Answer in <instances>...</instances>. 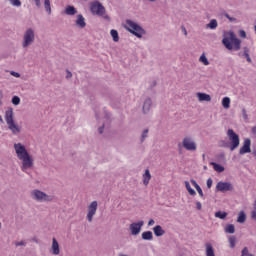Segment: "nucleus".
<instances>
[{
    "label": "nucleus",
    "mask_w": 256,
    "mask_h": 256,
    "mask_svg": "<svg viewBox=\"0 0 256 256\" xmlns=\"http://www.w3.org/2000/svg\"><path fill=\"white\" fill-rule=\"evenodd\" d=\"M147 135H149V129H145L143 132H142V135H141V142L143 143V141H145V139H147Z\"/></svg>",
    "instance_id": "obj_35"
},
{
    "label": "nucleus",
    "mask_w": 256,
    "mask_h": 256,
    "mask_svg": "<svg viewBox=\"0 0 256 256\" xmlns=\"http://www.w3.org/2000/svg\"><path fill=\"white\" fill-rule=\"evenodd\" d=\"M19 103H21V98H19V96L12 97V104L13 105H19Z\"/></svg>",
    "instance_id": "obj_36"
},
{
    "label": "nucleus",
    "mask_w": 256,
    "mask_h": 256,
    "mask_svg": "<svg viewBox=\"0 0 256 256\" xmlns=\"http://www.w3.org/2000/svg\"><path fill=\"white\" fill-rule=\"evenodd\" d=\"M110 35L114 43H119V32H117V30L115 29L110 30Z\"/></svg>",
    "instance_id": "obj_26"
},
{
    "label": "nucleus",
    "mask_w": 256,
    "mask_h": 256,
    "mask_svg": "<svg viewBox=\"0 0 256 256\" xmlns=\"http://www.w3.org/2000/svg\"><path fill=\"white\" fill-rule=\"evenodd\" d=\"M251 217H252V219H255V221H256V210L252 211Z\"/></svg>",
    "instance_id": "obj_51"
},
{
    "label": "nucleus",
    "mask_w": 256,
    "mask_h": 256,
    "mask_svg": "<svg viewBox=\"0 0 256 256\" xmlns=\"http://www.w3.org/2000/svg\"><path fill=\"white\" fill-rule=\"evenodd\" d=\"M247 221V215L244 211H240L237 217V223H245Z\"/></svg>",
    "instance_id": "obj_25"
},
{
    "label": "nucleus",
    "mask_w": 256,
    "mask_h": 256,
    "mask_svg": "<svg viewBox=\"0 0 256 256\" xmlns=\"http://www.w3.org/2000/svg\"><path fill=\"white\" fill-rule=\"evenodd\" d=\"M203 159H205V154L202 155Z\"/></svg>",
    "instance_id": "obj_63"
},
{
    "label": "nucleus",
    "mask_w": 256,
    "mask_h": 256,
    "mask_svg": "<svg viewBox=\"0 0 256 256\" xmlns=\"http://www.w3.org/2000/svg\"><path fill=\"white\" fill-rule=\"evenodd\" d=\"M217 27H218V23H217L216 19L210 20V22L207 24L208 29L215 30V29H217Z\"/></svg>",
    "instance_id": "obj_29"
},
{
    "label": "nucleus",
    "mask_w": 256,
    "mask_h": 256,
    "mask_svg": "<svg viewBox=\"0 0 256 256\" xmlns=\"http://www.w3.org/2000/svg\"><path fill=\"white\" fill-rule=\"evenodd\" d=\"M207 188L211 189L213 187V179L209 178L206 182Z\"/></svg>",
    "instance_id": "obj_41"
},
{
    "label": "nucleus",
    "mask_w": 256,
    "mask_h": 256,
    "mask_svg": "<svg viewBox=\"0 0 256 256\" xmlns=\"http://www.w3.org/2000/svg\"><path fill=\"white\" fill-rule=\"evenodd\" d=\"M0 229H1V222H0Z\"/></svg>",
    "instance_id": "obj_64"
},
{
    "label": "nucleus",
    "mask_w": 256,
    "mask_h": 256,
    "mask_svg": "<svg viewBox=\"0 0 256 256\" xmlns=\"http://www.w3.org/2000/svg\"><path fill=\"white\" fill-rule=\"evenodd\" d=\"M103 131H104V126H101L98 128V133L103 134Z\"/></svg>",
    "instance_id": "obj_52"
},
{
    "label": "nucleus",
    "mask_w": 256,
    "mask_h": 256,
    "mask_svg": "<svg viewBox=\"0 0 256 256\" xmlns=\"http://www.w3.org/2000/svg\"><path fill=\"white\" fill-rule=\"evenodd\" d=\"M8 125V129L11 131V133L13 135H19V133H21V127H19V125H17V123L15 122H11Z\"/></svg>",
    "instance_id": "obj_16"
},
{
    "label": "nucleus",
    "mask_w": 256,
    "mask_h": 256,
    "mask_svg": "<svg viewBox=\"0 0 256 256\" xmlns=\"http://www.w3.org/2000/svg\"><path fill=\"white\" fill-rule=\"evenodd\" d=\"M225 233L233 234L235 233V225L229 224L225 227Z\"/></svg>",
    "instance_id": "obj_31"
},
{
    "label": "nucleus",
    "mask_w": 256,
    "mask_h": 256,
    "mask_svg": "<svg viewBox=\"0 0 256 256\" xmlns=\"http://www.w3.org/2000/svg\"><path fill=\"white\" fill-rule=\"evenodd\" d=\"M184 35H187V30H185V28H184Z\"/></svg>",
    "instance_id": "obj_60"
},
{
    "label": "nucleus",
    "mask_w": 256,
    "mask_h": 256,
    "mask_svg": "<svg viewBox=\"0 0 256 256\" xmlns=\"http://www.w3.org/2000/svg\"><path fill=\"white\" fill-rule=\"evenodd\" d=\"M105 19H109V16H105Z\"/></svg>",
    "instance_id": "obj_62"
},
{
    "label": "nucleus",
    "mask_w": 256,
    "mask_h": 256,
    "mask_svg": "<svg viewBox=\"0 0 256 256\" xmlns=\"http://www.w3.org/2000/svg\"><path fill=\"white\" fill-rule=\"evenodd\" d=\"M210 165L213 166L214 171H217V173H223V171H225V167H223L215 162H211Z\"/></svg>",
    "instance_id": "obj_28"
},
{
    "label": "nucleus",
    "mask_w": 256,
    "mask_h": 256,
    "mask_svg": "<svg viewBox=\"0 0 256 256\" xmlns=\"http://www.w3.org/2000/svg\"><path fill=\"white\" fill-rule=\"evenodd\" d=\"M151 107H153V100L151 98H146L142 106L144 115H148V113L151 112Z\"/></svg>",
    "instance_id": "obj_14"
},
{
    "label": "nucleus",
    "mask_w": 256,
    "mask_h": 256,
    "mask_svg": "<svg viewBox=\"0 0 256 256\" xmlns=\"http://www.w3.org/2000/svg\"><path fill=\"white\" fill-rule=\"evenodd\" d=\"M37 7H41V0H34Z\"/></svg>",
    "instance_id": "obj_53"
},
{
    "label": "nucleus",
    "mask_w": 256,
    "mask_h": 256,
    "mask_svg": "<svg viewBox=\"0 0 256 256\" xmlns=\"http://www.w3.org/2000/svg\"><path fill=\"white\" fill-rule=\"evenodd\" d=\"M153 225H155V220L150 219V220L148 221V227H153Z\"/></svg>",
    "instance_id": "obj_50"
},
{
    "label": "nucleus",
    "mask_w": 256,
    "mask_h": 256,
    "mask_svg": "<svg viewBox=\"0 0 256 256\" xmlns=\"http://www.w3.org/2000/svg\"><path fill=\"white\" fill-rule=\"evenodd\" d=\"M182 146L186 149V151H197V142L191 136H185L182 139Z\"/></svg>",
    "instance_id": "obj_7"
},
{
    "label": "nucleus",
    "mask_w": 256,
    "mask_h": 256,
    "mask_svg": "<svg viewBox=\"0 0 256 256\" xmlns=\"http://www.w3.org/2000/svg\"><path fill=\"white\" fill-rule=\"evenodd\" d=\"M243 55H249V52H250V50H249V48L248 47H244L243 48Z\"/></svg>",
    "instance_id": "obj_49"
},
{
    "label": "nucleus",
    "mask_w": 256,
    "mask_h": 256,
    "mask_svg": "<svg viewBox=\"0 0 256 256\" xmlns=\"http://www.w3.org/2000/svg\"><path fill=\"white\" fill-rule=\"evenodd\" d=\"M222 106L224 109H229L231 107V98L230 97H224L222 99Z\"/></svg>",
    "instance_id": "obj_27"
},
{
    "label": "nucleus",
    "mask_w": 256,
    "mask_h": 256,
    "mask_svg": "<svg viewBox=\"0 0 256 256\" xmlns=\"http://www.w3.org/2000/svg\"><path fill=\"white\" fill-rule=\"evenodd\" d=\"M13 7H21V0H9Z\"/></svg>",
    "instance_id": "obj_37"
},
{
    "label": "nucleus",
    "mask_w": 256,
    "mask_h": 256,
    "mask_svg": "<svg viewBox=\"0 0 256 256\" xmlns=\"http://www.w3.org/2000/svg\"><path fill=\"white\" fill-rule=\"evenodd\" d=\"M14 151L17 159L21 161V171H23V173H27L29 169H33V157L31 154H29V151H27L25 145H23L21 142L14 143Z\"/></svg>",
    "instance_id": "obj_1"
},
{
    "label": "nucleus",
    "mask_w": 256,
    "mask_h": 256,
    "mask_svg": "<svg viewBox=\"0 0 256 256\" xmlns=\"http://www.w3.org/2000/svg\"><path fill=\"white\" fill-rule=\"evenodd\" d=\"M52 255H59L61 250L59 249V242L56 238H52V245H51Z\"/></svg>",
    "instance_id": "obj_17"
},
{
    "label": "nucleus",
    "mask_w": 256,
    "mask_h": 256,
    "mask_svg": "<svg viewBox=\"0 0 256 256\" xmlns=\"http://www.w3.org/2000/svg\"><path fill=\"white\" fill-rule=\"evenodd\" d=\"M222 44L228 51H239L241 49V40L237 38V35H235V32L230 31L226 33L222 39Z\"/></svg>",
    "instance_id": "obj_2"
},
{
    "label": "nucleus",
    "mask_w": 256,
    "mask_h": 256,
    "mask_svg": "<svg viewBox=\"0 0 256 256\" xmlns=\"http://www.w3.org/2000/svg\"><path fill=\"white\" fill-rule=\"evenodd\" d=\"M65 14L70 16L77 15V9L69 5L65 8Z\"/></svg>",
    "instance_id": "obj_22"
},
{
    "label": "nucleus",
    "mask_w": 256,
    "mask_h": 256,
    "mask_svg": "<svg viewBox=\"0 0 256 256\" xmlns=\"http://www.w3.org/2000/svg\"><path fill=\"white\" fill-rule=\"evenodd\" d=\"M66 73H67L66 79H71V77H73V73H71V71L66 70Z\"/></svg>",
    "instance_id": "obj_48"
},
{
    "label": "nucleus",
    "mask_w": 256,
    "mask_h": 256,
    "mask_svg": "<svg viewBox=\"0 0 256 256\" xmlns=\"http://www.w3.org/2000/svg\"><path fill=\"white\" fill-rule=\"evenodd\" d=\"M215 217L217 219H226L227 218V212L218 211L215 213Z\"/></svg>",
    "instance_id": "obj_32"
},
{
    "label": "nucleus",
    "mask_w": 256,
    "mask_h": 256,
    "mask_svg": "<svg viewBox=\"0 0 256 256\" xmlns=\"http://www.w3.org/2000/svg\"><path fill=\"white\" fill-rule=\"evenodd\" d=\"M190 183L193 185V187H194L195 189H198L199 187H201V186H199V184L197 183V181H195V180H193V179L190 180Z\"/></svg>",
    "instance_id": "obj_42"
},
{
    "label": "nucleus",
    "mask_w": 256,
    "mask_h": 256,
    "mask_svg": "<svg viewBox=\"0 0 256 256\" xmlns=\"http://www.w3.org/2000/svg\"><path fill=\"white\" fill-rule=\"evenodd\" d=\"M33 43H35V30H33V28H28L23 34L21 45L23 49H27V47H31Z\"/></svg>",
    "instance_id": "obj_5"
},
{
    "label": "nucleus",
    "mask_w": 256,
    "mask_h": 256,
    "mask_svg": "<svg viewBox=\"0 0 256 256\" xmlns=\"http://www.w3.org/2000/svg\"><path fill=\"white\" fill-rule=\"evenodd\" d=\"M152 230L156 237H163L165 235V231L161 225H156Z\"/></svg>",
    "instance_id": "obj_18"
},
{
    "label": "nucleus",
    "mask_w": 256,
    "mask_h": 256,
    "mask_svg": "<svg viewBox=\"0 0 256 256\" xmlns=\"http://www.w3.org/2000/svg\"><path fill=\"white\" fill-rule=\"evenodd\" d=\"M239 35L240 37H242V39H245V37H247V33L245 32V30H240Z\"/></svg>",
    "instance_id": "obj_44"
},
{
    "label": "nucleus",
    "mask_w": 256,
    "mask_h": 256,
    "mask_svg": "<svg viewBox=\"0 0 256 256\" xmlns=\"http://www.w3.org/2000/svg\"><path fill=\"white\" fill-rule=\"evenodd\" d=\"M242 117L243 119H245V121H247L248 116H247V110H245V108L242 109Z\"/></svg>",
    "instance_id": "obj_43"
},
{
    "label": "nucleus",
    "mask_w": 256,
    "mask_h": 256,
    "mask_svg": "<svg viewBox=\"0 0 256 256\" xmlns=\"http://www.w3.org/2000/svg\"><path fill=\"white\" fill-rule=\"evenodd\" d=\"M224 17H226L227 20H229L231 23L237 22V18L231 17L229 14H224Z\"/></svg>",
    "instance_id": "obj_38"
},
{
    "label": "nucleus",
    "mask_w": 256,
    "mask_h": 256,
    "mask_svg": "<svg viewBox=\"0 0 256 256\" xmlns=\"http://www.w3.org/2000/svg\"><path fill=\"white\" fill-rule=\"evenodd\" d=\"M146 1H149L150 3H155V1L157 0H146Z\"/></svg>",
    "instance_id": "obj_57"
},
{
    "label": "nucleus",
    "mask_w": 256,
    "mask_h": 256,
    "mask_svg": "<svg viewBox=\"0 0 256 256\" xmlns=\"http://www.w3.org/2000/svg\"><path fill=\"white\" fill-rule=\"evenodd\" d=\"M216 191H220V193H227V191H235V187L231 182L220 181L216 184Z\"/></svg>",
    "instance_id": "obj_10"
},
{
    "label": "nucleus",
    "mask_w": 256,
    "mask_h": 256,
    "mask_svg": "<svg viewBox=\"0 0 256 256\" xmlns=\"http://www.w3.org/2000/svg\"><path fill=\"white\" fill-rule=\"evenodd\" d=\"M4 119H5L6 125H9L10 123L15 122L13 108L9 107L6 109L4 114Z\"/></svg>",
    "instance_id": "obj_13"
},
{
    "label": "nucleus",
    "mask_w": 256,
    "mask_h": 256,
    "mask_svg": "<svg viewBox=\"0 0 256 256\" xmlns=\"http://www.w3.org/2000/svg\"><path fill=\"white\" fill-rule=\"evenodd\" d=\"M200 63H203V65H209V60L207 59V56H205V53H203L199 58Z\"/></svg>",
    "instance_id": "obj_33"
},
{
    "label": "nucleus",
    "mask_w": 256,
    "mask_h": 256,
    "mask_svg": "<svg viewBox=\"0 0 256 256\" xmlns=\"http://www.w3.org/2000/svg\"><path fill=\"white\" fill-rule=\"evenodd\" d=\"M151 181V172L149 169L145 170V173L143 174V185L147 186L149 185V182Z\"/></svg>",
    "instance_id": "obj_20"
},
{
    "label": "nucleus",
    "mask_w": 256,
    "mask_h": 256,
    "mask_svg": "<svg viewBox=\"0 0 256 256\" xmlns=\"http://www.w3.org/2000/svg\"><path fill=\"white\" fill-rule=\"evenodd\" d=\"M197 193L201 197V199H205V194H203V189H201V186L196 188Z\"/></svg>",
    "instance_id": "obj_39"
},
{
    "label": "nucleus",
    "mask_w": 256,
    "mask_h": 256,
    "mask_svg": "<svg viewBox=\"0 0 256 256\" xmlns=\"http://www.w3.org/2000/svg\"><path fill=\"white\" fill-rule=\"evenodd\" d=\"M30 197L33 199V201H36L37 203H51L55 200V196L48 195L47 193L39 190L34 189L30 192Z\"/></svg>",
    "instance_id": "obj_4"
},
{
    "label": "nucleus",
    "mask_w": 256,
    "mask_h": 256,
    "mask_svg": "<svg viewBox=\"0 0 256 256\" xmlns=\"http://www.w3.org/2000/svg\"><path fill=\"white\" fill-rule=\"evenodd\" d=\"M197 98H198V101L202 102V101H211V95L207 94V93H201V92H198L196 94Z\"/></svg>",
    "instance_id": "obj_19"
},
{
    "label": "nucleus",
    "mask_w": 256,
    "mask_h": 256,
    "mask_svg": "<svg viewBox=\"0 0 256 256\" xmlns=\"http://www.w3.org/2000/svg\"><path fill=\"white\" fill-rule=\"evenodd\" d=\"M2 99H3V91L0 90V103Z\"/></svg>",
    "instance_id": "obj_54"
},
{
    "label": "nucleus",
    "mask_w": 256,
    "mask_h": 256,
    "mask_svg": "<svg viewBox=\"0 0 256 256\" xmlns=\"http://www.w3.org/2000/svg\"><path fill=\"white\" fill-rule=\"evenodd\" d=\"M227 137L230 141V144H229L230 151H235V149H237L241 143V140L239 139V134L235 133L234 129H228Z\"/></svg>",
    "instance_id": "obj_6"
},
{
    "label": "nucleus",
    "mask_w": 256,
    "mask_h": 256,
    "mask_svg": "<svg viewBox=\"0 0 256 256\" xmlns=\"http://www.w3.org/2000/svg\"><path fill=\"white\" fill-rule=\"evenodd\" d=\"M124 29H126L128 33H131V35H134V37H137L138 39H142L143 35H146L147 33L145 29H143L141 25H139V23L131 19H127L125 21Z\"/></svg>",
    "instance_id": "obj_3"
},
{
    "label": "nucleus",
    "mask_w": 256,
    "mask_h": 256,
    "mask_svg": "<svg viewBox=\"0 0 256 256\" xmlns=\"http://www.w3.org/2000/svg\"><path fill=\"white\" fill-rule=\"evenodd\" d=\"M97 207H99V204L97 203V201H92L87 208V215H86V219L88 221V223H93V217H95V215H97Z\"/></svg>",
    "instance_id": "obj_8"
},
{
    "label": "nucleus",
    "mask_w": 256,
    "mask_h": 256,
    "mask_svg": "<svg viewBox=\"0 0 256 256\" xmlns=\"http://www.w3.org/2000/svg\"><path fill=\"white\" fill-rule=\"evenodd\" d=\"M143 241H153V232L145 231L141 234Z\"/></svg>",
    "instance_id": "obj_21"
},
{
    "label": "nucleus",
    "mask_w": 256,
    "mask_h": 256,
    "mask_svg": "<svg viewBox=\"0 0 256 256\" xmlns=\"http://www.w3.org/2000/svg\"><path fill=\"white\" fill-rule=\"evenodd\" d=\"M76 26L79 27V29H85L87 27V23L85 22V17H83L82 14H79L76 18Z\"/></svg>",
    "instance_id": "obj_15"
},
{
    "label": "nucleus",
    "mask_w": 256,
    "mask_h": 256,
    "mask_svg": "<svg viewBox=\"0 0 256 256\" xmlns=\"http://www.w3.org/2000/svg\"><path fill=\"white\" fill-rule=\"evenodd\" d=\"M254 210H256V199H255V202H254Z\"/></svg>",
    "instance_id": "obj_59"
},
{
    "label": "nucleus",
    "mask_w": 256,
    "mask_h": 256,
    "mask_svg": "<svg viewBox=\"0 0 256 256\" xmlns=\"http://www.w3.org/2000/svg\"><path fill=\"white\" fill-rule=\"evenodd\" d=\"M236 241H237V239L235 238V236H229L228 242H229L231 249H234Z\"/></svg>",
    "instance_id": "obj_34"
},
{
    "label": "nucleus",
    "mask_w": 256,
    "mask_h": 256,
    "mask_svg": "<svg viewBox=\"0 0 256 256\" xmlns=\"http://www.w3.org/2000/svg\"><path fill=\"white\" fill-rule=\"evenodd\" d=\"M0 123H3V117L0 115Z\"/></svg>",
    "instance_id": "obj_58"
},
{
    "label": "nucleus",
    "mask_w": 256,
    "mask_h": 256,
    "mask_svg": "<svg viewBox=\"0 0 256 256\" xmlns=\"http://www.w3.org/2000/svg\"><path fill=\"white\" fill-rule=\"evenodd\" d=\"M90 11L92 15H98L99 17H103L105 15V7L99 1L91 4Z\"/></svg>",
    "instance_id": "obj_9"
},
{
    "label": "nucleus",
    "mask_w": 256,
    "mask_h": 256,
    "mask_svg": "<svg viewBox=\"0 0 256 256\" xmlns=\"http://www.w3.org/2000/svg\"><path fill=\"white\" fill-rule=\"evenodd\" d=\"M10 75H12V77H16V78L21 77V74H19V72H15V71H11Z\"/></svg>",
    "instance_id": "obj_45"
},
{
    "label": "nucleus",
    "mask_w": 256,
    "mask_h": 256,
    "mask_svg": "<svg viewBox=\"0 0 256 256\" xmlns=\"http://www.w3.org/2000/svg\"><path fill=\"white\" fill-rule=\"evenodd\" d=\"M243 57L246 58L248 63H252L251 56H249V54H244Z\"/></svg>",
    "instance_id": "obj_47"
},
{
    "label": "nucleus",
    "mask_w": 256,
    "mask_h": 256,
    "mask_svg": "<svg viewBox=\"0 0 256 256\" xmlns=\"http://www.w3.org/2000/svg\"><path fill=\"white\" fill-rule=\"evenodd\" d=\"M27 245L26 241H20V242H15L16 247H25Z\"/></svg>",
    "instance_id": "obj_40"
},
{
    "label": "nucleus",
    "mask_w": 256,
    "mask_h": 256,
    "mask_svg": "<svg viewBox=\"0 0 256 256\" xmlns=\"http://www.w3.org/2000/svg\"><path fill=\"white\" fill-rule=\"evenodd\" d=\"M143 225H145V222L143 220H140L138 222H133L130 224L129 229L131 235H139L141 233V229L143 228Z\"/></svg>",
    "instance_id": "obj_11"
},
{
    "label": "nucleus",
    "mask_w": 256,
    "mask_h": 256,
    "mask_svg": "<svg viewBox=\"0 0 256 256\" xmlns=\"http://www.w3.org/2000/svg\"><path fill=\"white\" fill-rule=\"evenodd\" d=\"M196 209L198 211H201V209H203V206H202L201 202H196Z\"/></svg>",
    "instance_id": "obj_46"
},
{
    "label": "nucleus",
    "mask_w": 256,
    "mask_h": 256,
    "mask_svg": "<svg viewBox=\"0 0 256 256\" xmlns=\"http://www.w3.org/2000/svg\"><path fill=\"white\" fill-rule=\"evenodd\" d=\"M206 247V256H215V250L213 249V245L211 243H207Z\"/></svg>",
    "instance_id": "obj_24"
},
{
    "label": "nucleus",
    "mask_w": 256,
    "mask_h": 256,
    "mask_svg": "<svg viewBox=\"0 0 256 256\" xmlns=\"http://www.w3.org/2000/svg\"><path fill=\"white\" fill-rule=\"evenodd\" d=\"M184 185H185L189 195H191L192 197H195V195H197V192H195V189L191 188V184L189 183V181H185Z\"/></svg>",
    "instance_id": "obj_23"
},
{
    "label": "nucleus",
    "mask_w": 256,
    "mask_h": 256,
    "mask_svg": "<svg viewBox=\"0 0 256 256\" xmlns=\"http://www.w3.org/2000/svg\"><path fill=\"white\" fill-rule=\"evenodd\" d=\"M246 153H251V139L245 138L242 147L239 149V155H246Z\"/></svg>",
    "instance_id": "obj_12"
},
{
    "label": "nucleus",
    "mask_w": 256,
    "mask_h": 256,
    "mask_svg": "<svg viewBox=\"0 0 256 256\" xmlns=\"http://www.w3.org/2000/svg\"><path fill=\"white\" fill-rule=\"evenodd\" d=\"M252 155H254L255 159H256V150L252 151Z\"/></svg>",
    "instance_id": "obj_56"
},
{
    "label": "nucleus",
    "mask_w": 256,
    "mask_h": 256,
    "mask_svg": "<svg viewBox=\"0 0 256 256\" xmlns=\"http://www.w3.org/2000/svg\"><path fill=\"white\" fill-rule=\"evenodd\" d=\"M44 9L51 15V0H44Z\"/></svg>",
    "instance_id": "obj_30"
},
{
    "label": "nucleus",
    "mask_w": 256,
    "mask_h": 256,
    "mask_svg": "<svg viewBox=\"0 0 256 256\" xmlns=\"http://www.w3.org/2000/svg\"><path fill=\"white\" fill-rule=\"evenodd\" d=\"M252 133L256 134V126L252 128Z\"/></svg>",
    "instance_id": "obj_55"
},
{
    "label": "nucleus",
    "mask_w": 256,
    "mask_h": 256,
    "mask_svg": "<svg viewBox=\"0 0 256 256\" xmlns=\"http://www.w3.org/2000/svg\"><path fill=\"white\" fill-rule=\"evenodd\" d=\"M223 147H229V145H227V144H224V145H223Z\"/></svg>",
    "instance_id": "obj_61"
}]
</instances>
